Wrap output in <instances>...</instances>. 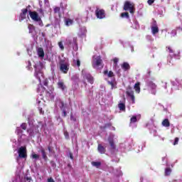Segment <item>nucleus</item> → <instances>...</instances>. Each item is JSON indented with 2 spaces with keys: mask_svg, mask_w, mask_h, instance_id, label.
<instances>
[{
  "mask_svg": "<svg viewBox=\"0 0 182 182\" xmlns=\"http://www.w3.org/2000/svg\"><path fill=\"white\" fill-rule=\"evenodd\" d=\"M18 156L16 159V161L18 164V166H17V171L16 172L17 176L16 179L13 181V182L21 181V176L19 174H21V171L23 168V162L22 161V159H26V157H28V155L26 154V146H21L18 149Z\"/></svg>",
  "mask_w": 182,
  "mask_h": 182,
  "instance_id": "nucleus-1",
  "label": "nucleus"
},
{
  "mask_svg": "<svg viewBox=\"0 0 182 182\" xmlns=\"http://www.w3.org/2000/svg\"><path fill=\"white\" fill-rule=\"evenodd\" d=\"M45 68V65H43V63L41 61L37 62L36 64L34 65V76L36 78L38 79L39 81L40 85H38L37 88V92L38 93H41L42 95V92H43V90H45V88L42 86V79H44L43 77V68Z\"/></svg>",
  "mask_w": 182,
  "mask_h": 182,
  "instance_id": "nucleus-2",
  "label": "nucleus"
},
{
  "mask_svg": "<svg viewBox=\"0 0 182 182\" xmlns=\"http://www.w3.org/2000/svg\"><path fill=\"white\" fill-rule=\"evenodd\" d=\"M28 124L30 128L27 129V133L28 134V136L30 139L32 137H35L38 133H39V129H45L46 127V124L41 122L38 123L37 126H33V122L28 119Z\"/></svg>",
  "mask_w": 182,
  "mask_h": 182,
  "instance_id": "nucleus-3",
  "label": "nucleus"
},
{
  "mask_svg": "<svg viewBox=\"0 0 182 182\" xmlns=\"http://www.w3.org/2000/svg\"><path fill=\"white\" fill-rule=\"evenodd\" d=\"M104 75L108 85H110L111 89H115L117 84L116 78H114V74L113 73V72H108L107 70H105L104 71Z\"/></svg>",
  "mask_w": 182,
  "mask_h": 182,
  "instance_id": "nucleus-4",
  "label": "nucleus"
},
{
  "mask_svg": "<svg viewBox=\"0 0 182 182\" xmlns=\"http://www.w3.org/2000/svg\"><path fill=\"white\" fill-rule=\"evenodd\" d=\"M15 133L18 136V143H29V140H31L30 136L23 134V130L21 127H16Z\"/></svg>",
  "mask_w": 182,
  "mask_h": 182,
  "instance_id": "nucleus-5",
  "label": "nucleus"
},
{
  "mask_svg": "<svg viewBox=\"0 0 182 182\" xmlns=\"http://www.w3.org/2000/svg\"><path fill=\"white\" fill-rule=\"evenodd\" d=\"M60 70L63 73H68L69 71V59L65 58L63 55L60 57Z\"/></svg>",
  "mask_w": 182,
  "mask_h": 182,
  "instance_id": "nucleus-6",
  "label": "nucleus"
},
{
  "mask_svg": "<svg viewBox=\"0 0 182 182\" xmlns=\"http://www.w3.org/2000/svg\"><path fill=\"white\" fill-rule=\"evenodd\" d=\"M134 146L132 139H127L124 143L119 144L117 151H124V150H132V148Z\"/></svg>",
  "mask_w": 182,
  "mask_h": 182,
  "instance_id": "nucleus-7",
  "label": "nucleus"
},
{
  "mask_svg": "<svg viewBox=\"0 0 182 182\" xmlns=\"http://www.w3.org/2000/svg\"><path fill=\"white\" fill-rule=\"evenodd\" d=\"M29 16L31 18L32 21L34 22H37L38 25L39 26H43V22L42 21V17L41 16H39V14H38L36 11H29Z\"/></svg>",
  "mask_w": 182,
  "mask_h": 182,
  "instance_id": "nucleus-8",
  "label": "nucleus"
},
{
  "mask_svg": "<svg viewBox=\"0 0 182 182\" xmlns=\"http://www.w3.org/2000/svg\"><path fill=\"white\" fill-rule=\"evenodd\" d=\"M102 60L100 55H94L92 57V67L94 69H101L103 68V65H102Z\"/></svg>",
  "mask_w": 182,
  "mask_h": 182,
  "instance_id": "nucleus-9",
  "label": "nucleus"
},
{
  "mask_svg": "<svg viewBox=\"0 0 182 182\" xmlns=\"http://www.w3.org/2000/svg\"><path fill=\"white\" fill-rule=\"evenodd\" d=\"M65 45L72 47L74 50H77V38H68L65 40Z\"/></svg>",
  "mask_w": 182,
  "mask_h": 182,
  "instance_id": "nucleus-10",
  "label": "nucleus"
},
{
  "mask_svg": "<svg viewBox=\"0 0 182 182\" xmlns=\"http://www.w3.org/2000/svg\"><path fill=\"white\" fill-rule=\"evenodd\" d=\"M55 106L61 109L63 112V114H62L63 117H66V115H67L66 109H68V105L66 104H64L62 100H57V101L55 102Z\"/></svg>",
  "mask_w": 182,
  "mask_h": 182,
  "instance_id": "nucleus-11",
  "label": "nucleus"
},
{
  "mask_svg": "<svg viewBox=\"0 0 182 182\" xmlns=\"http://www.w3.org/2000/svg\"><path fill=\"white\" fill-rule=\"evenodd\" d=\"M146 86L149 92H150L151 95H156L157 92V85H156V83L151 80H149L146 82Z\"/></svg>",
  "mask_w": 182,
  "mask_h": 182,
  "instance_id": "nucleus-12",
  "label": "nucleus"
},
{
  "mask_svg": "<svg viewBox=\"0 0 182 182\" xmlns=\"http://www.w3.org/2000/svg\"><path fill=\"white\" fill-rule=\"evenodd\" d=\"M124 11H128L132 15L134 14V4L130 1H127L124 6Z\"/></svg>",
  "mask_w": 182,
  "mask_h": 182,
  "instance_id": "nucleus-13",
  "label": "nucleus"
},
{
  "mask_svg": "<svg viewBox=\"0 0 182 182\" xmlns=\"http://www.w3.org/2000/svg\"><path fill=\"white\" fill-rule=\"evenodd\" d=\"M114 134H111L108 138V142L110 145V149L112 151H116V144H114Z\"/></svg>",
  "mask_w": 182,
  "mask_h": 182,
  "instance_id": "nucleus-14",
  "label": "nucleus"
},
{
  "mask_svg": "<svg viewBox=\"0 0 182 182\" xmlns=\"http://www.w3.org/2000/svg\"><path fill=\"white\" fill-rule=\"evenodd\" d=\"M55 90L53 87H50L49 91H46V97L48 100H53L55 99Z\"/></svg>",
  "mask_w": 182,
  "mask_h": 182,
  "instance_id": "nucleus-15",
  "label": "nucleus"
},
{
  "mask_svg": "<svg viewBox=\"0 0 182 182\" xmlns=\"http://www.w3.org/2000/svg\"><path fill=\"white\" fill-rule=\"evenodd\" d=\"M159 26H157V22L154 21L153 24L151 26V32L154 36H156L157 35V33L159 32Z\"/></svg>",
  "mask_w": 182,
  "mask_h": 182,
  "instance_id": "nucleus-16",
  "label": "nucleus"
},
{
  "mask_svg": "<svg viewBox=\"0 0 182 182\" xmlns=\"http://www.w3.org/2000/svg\"><path fill=\"white\" fill-rule=\"evenodd\" d=\"M95 15L99 19H103V18H105L106 16L105 14V10L100 9H97L95 11Z\"/></svg>",
  "mask_w": 182,
  "mask_h": 182,
  "instance_id": "nucleus-17",
  "label": "nucleus"
},
{
  "mask_svg": "<svg viewBox=\"0 0 182 182\" xmlns=\"http://www.w3.org/2000/svg\"><path fill=\"white\" fill-rule=\"evenodd\" d=\"M171 85L173 86L172 89H173L174 90H178L181 87V83L180 82V81H178V79L172 81Z\"/></svg>",
  "mask_w": 182,
  "mask_h": 182,
  "instance_id": "nucleus-18",
  "label": "nucleus"
},
{
  "mask_svg": "<svg viewBox=\"0 0 182 182\" xmlns=\"http://www.w3.org/2000/svg\"><path fill=\"white\" fill-rule=\"evenodd\" d=\"M86 73V71L82 70V75H84V79H86L87 80V82H89V83H90L91 85H93V77H92V75H90V74L87 73L85 74Z\"/></svg>",
  "mask_w": 182,
  "mask_h": 182,
  "instance_id": "nucleus-19",
  "label": "nucleus"
},
{
  "mask_svg": "<svg viewBox=\"0 0 182 182\" xmlns=\"http://www.w3.org/2000/svg\"><path fill=\"white\" fill-rule=\"evenodd\" d=\"M127 95L129 97V99L131 100V103L134 104L135 100H134V92L132 90L127 91Z\"/></svg>",
  "mask_w": 182,
  "mask_h": 182,
  "instance_id": "nucleus-20",
  "label": "nucleus"
},
{
  "mask_svg": "<svg viewBox=\"0 0 182 182\" xmlns=\"http://www.w3.org/2000/svg\"><path fill=\"white\" fill-rule=\"evenodd\" d=\"M28 14V9H24L21 11V14L20 15L19 21L22 22L23 19L26 18V15Z\"/></svg>",
  "mask_w": 182,
  "mask_h": 182,
  "instance_id": "nucleus-21",
  "label": "nucleus"
},
{
  "mask_svg": "<svg viewBox=\"0 0 182 182\" xmlns=\"http://www.w3.org/2000/svg\"><path fill=\"white\" fill-rule=\"evenodd\" d=\"M140 119V116H133L131 119H130V123H129V126L131 127H136V126H134L133 124L136 123V122H137V120Z\"/></svg>",
  "mask_w": 182,
  "mask_h": 182,
  "instance_id": "nucleus-22",
  "label": "nucleus"
},
{
  "mask_svg": "<svg viewBox=\"0 0 182 182\" xmlns=\"http://www.w3.org/2000/svg\"><path fill=\"white\" fill-rule=\"evenodd\" d=\"M28 28L29 33H31L32 36H35V35H36V31L35 30V26H33V25L29 24L28 26Z\"/></svg>",
  "mask_w": 182,
  "mask_h": 182,
  "instance_id": "nucleus-23",
  "label": "nucleus"
},
{
  "mask_svg": "<svg viewBox=\"0 0 182 182\" xmlns=\"http://www.w3.org/2000/svg\"><path fill=\"white\" fill-rule=\"evenodd\" d=\"M87 32L86 27H80L78 31V36L82 38V36H85Z\"/></svg>",
  "mask_w": 182,
  "mask_h": 182,
  "instance_id": "nucleus-24",
  "label": "nucleus"
},
{
  "mask_svg": "<svg viewBox=\"0 0 182 182\" xmlns=\"http://www.w3.org/2000/svg\"><path fill=\"white\" fill-rule=\"evenodd\" d=\"M58 89H60L63 92H65L66 90V85H65V82L62 80H59L58 82Z\"/></svg>",
  "mask_w": 182,
  "mask_h": 182,
  "instance_id": "nucleus-25",
  "label": "nucleus"
},
{
  "mask_svg": "<svg viewBox=\"0 0 182 182\" xmlns=\"http://www.w3.org/2000/svg\"><path fill=\"white\" fill-rule=\"evenodd\" d=\"M37 53L39 58H41V59H43L44 56H45V52L43 51V48H38L37 49Z\"/></svg>",
  "mask_w": 182,
  "mask_h": 182,
  "instance_id": "nucleus-26",
  "label": "nucleus"
},
{
  "mask_svg": "<svg viewBox=\"0 0 182 182\" xmlns=\"http://www.w3.org/2000/svg\"><path fill=\"white\" fill-rule=\"evenodd\" d=\"M97 150L100 154H105L106 153V149L100 144H98Z\"/></svg>",
  "mask_w": 182,
  "mask_h": 182,
  "instance_id": "nucleus-27",
  "label": "nucleus"
},
{
  "mask_svg": "<svg viewBox=\"0 0 182 182\" xmlns=\"http://www.w3.org/2000/svg\"><path fill=\"white\" fill-rule=\"evenodd\" d=\"M166 50L168 52L171 58H174V56H176V54H174V50H173V48L171 47L167 46Z\"/></svg>",
  "mask_w": 182,
  "mask_h": 182,
  "instance_id": "nucleus-28",
  "label": "nucleus"
},
{
  "mask_svg": "<svg viewBox=\"0 0 182 182\" xmlns=\"http://www.w3.org/2000/svg\"><path fill=\"white\" fill-rule=\"evenodd\" d=\"M147 127L150 129V133L153 134L154 136H157V131L155 129L156 127L152 125V129H150V125L148 124Z\"/></svg>",
  "mask_w": 182,
  "mask_h": 182,
  "instance_id": "nucleus-29",
  "label": "nucleus"
},
{
  "mask_svg": "<svg viewBox=\"0 0 182 182\" xmlns=\"http://www.w3.org/2000/svg\"><path fill=\"white\" fill-rule=\"evenodd\" d=\"M161 124L164 127H170V121H168V119H165L163 120Z\"/></svg>",
  "mask_w": 182,
  "mask_h": 182,
  "instance_id": "nucleus-30",
  "label": "nucleus"
},
{
  "mask_svg": "<svg viewBox=\"0 0 182 182\" xmlns=\"http://www.w3.org/2000/svg\"><path fill=\"white\" fill-rule=\"evenodd\" d=\"M71 80L73 82V83H78L79 82V75L75 74L71 77Z\"/></svg>",
  "mask_w": 182,
  "mask_h": 182,
  "instance_id": "nucleus-31",
  "label": "nucleus"
},
{
  "mask_svg": "<svg viewBox=\"0 0 182 182\" xmlns=\"http://www.w3.org/2000/svg\"><path fill=\"white\" fill-rule=\"evenodd\" d=\"M65 23L66 26H70V25H73V20H72L70 18H65Z\"/></svg>",
  "mask_w": 182,
  "mask_h": 182,
  "instance_id": "nucleus-32",
  "label": "nucleus"
},
{
  "mask_svg": "<svg viewBox=\"0 0 182 182\" xmlns=\"http://www.w3.org/2000/svg\"><path fill=\"white\" fill-rule=\"evenodd\" d=\"M134 89L136 93H140V82H137L134 85Z\"/></svg>",
  "mask_w": 182,
  "mask_h": 182,
  "instance_id": "nucleus-33",
  "label": "nucleus"
},
{
  "mask_svg": "<svg viewBox=\"0 0 182 182\" xmlns=\"http://www.w3.org/2000/svg\"><path fill=\"white\" fill-rule=\"evenodd\" d=\"M118 107H119V110H121L122 112H124V110H126V105L122 102H120L118 105Z\"/></svg>",
  "mask_w": 182,
  "mask_h": 182,
  "instance_id": "nucleus-34",
  "label": "nucleus"
},
{
  "mask_svg": "<svg viewBox=\"0 0 182 182\" xmlns=\"http://www.w3.org/2000/svg\"><path fill=\"white\" fill-rule=\"evenodd\" d=\"M92 166H93L94 167H96L97 168H99V167L102 166V164L100 161H92Z\"/></svg>",
  "mask_w": 182,
  "mask_h": 182,
  "instance_id": "nucleus-35",
  "label": "nucleus"
},
{
  "mask_svg": "<svg viewBox=\"0 0 182 182\" xmlns=\"http://www.w3.org/2000/svg\"><path fill=\"white\" fill-rule=\"evenodd\" d=\"M122 69L124 70H128V69H130V65L127 63H124L122 65Z\"/></svg>",
  "mask_w": 182,
  "mask_h": 182,
  "instance_id": "nucleus-36",
  "label": "nucleus"
},
{
  "mask_svg": "<svg viewBox=\"0 0 182 182\" xmlns=\"http://www.w3.org/2000/svg\"><path fill=\"white\" fill-rule=\"evenodd\" d=\"M73 65L74 66H77V68H79V66H80V60H73Z\"/></svg>",
  "mask_w": 182,
  "mask_h": 182,
  "instance_id": "nucleus-37",
  "label": "nucleus"
},
{
  "mask_svg": "<svg viewBox=\"0 0 182 182\" xmlns=\"http://www.w3.org/2000/svg\"><path fill=\"white\" fill-rule=\"evenodd\" d=\"M170 174H171V168H166L165 169V176H170Z\"/></svg>",
  "mask_w": 182,
  "mask_h": 182,
  "instance_id": "nucleus-38",
  "label": "nucleus"
},
{
  "mask_svg": "<svg viewBox=\"0 0 182 182\" xmlns=\"http://www.w3.org/2000/svg\"><path fill=\"white\" fill-rule=\"evenodd\" d=\"M45 11L46 12H47V14H50V12H52V9H50V6H46Z\"/></svg>",
  "mask_w": 182,
  "mask_h": 182,
  "instance_id": "nucleus-39",
  "label": "nucleus"
},
{
  "mask_svg": "<svg viewBox=\"0 0 182 182\" xmlns=\"http://www.w3.org/2000/svg\"><path fill=\"white\" fill-rule=\"evenodd\" d=\"M31 157L34 159V160H38L39 159V155L35 154V152H33L31 154Z\"/></svg>",
  "mask_w": 182,
  "mask_h": 182,
  "instance_id": "nucleus-40",
  "label": "nucleus"
},
{
  "mask_svg": "<svg viewBox=\"0 0 182 182\" xmlns=\"http://www.w3.org/2000/svg\"><path fill=\"white\" fill-rule=\"evenodd\" d=\"M20 127V129H21L22 130H26V127H28V125L26 124V123H22L20 127Z\"/></svg>",
  "mask_w": 182,
  "mask_h": 182,
  "instance_id": "nucleus-41",
  "label": "nucleus"
},
{
  "mask_svg": "<svg viewBox=\"0 0 182 182\" xmlns=\"http://www.w3.org/2000/svg\"><path fill=\"white\" fill-rule=\"evenodd\" d=\"M41 154L44 160H46V159H48V156H46V152H45L44 149H41Z\"/></svg>",
  "mask_w": 182,
  "mask_h": 182,
  "instance_id": "nucleus-42",
  "label": "nucleus"
},
{
  "mask_svg": "<svg viewBox=\"0 0 182 182\" xmlns=\"http://www.w3.org/2000/svg\"><path fill=\"white\" fill-rule=\"evenodd\" d=\"M121 18H129V13L124 12V13L121 14Z\"/></svg>",
  "mask_w": 182,
  "mask_h": 182,
  "instance_id": "nucleus-43",
  "label": "nucleus"
},
{
  "mask_svg": "<svg viewBox=\"0 0 182 182\" xmlns=\"http://www.w3.org/2000/svg\"><path fill=\"white\" fill-rule=\"evenodd\" d=\"M58 46L61 50H63L65 49V46H63V43H62V41H60L58 43Z\"/></svg>",
  "mask_w": 182,
  "mask_h": 182,
  "instance_id": "nucleus-44",
  "label": "nucleus"
},
{
  "mask_svg": "<svg viewBox=\"0 0 182 182\" xmlns=\"http://www.w3.org/2000/svg\"><path fill=\"white\" fill-rule=\"evenodd\" d=\"M146 39H147L149 42H153V41H154V38H153V36H151V35L146 36Z\"/></svg>",
  "mask_w": 182,
  "mask_h": 182,
  "instance_id": "nucleus-45",
  "label": "nucleus"
},
{
  "mask_svg": "<svg viewBox=\"0 0 182 182\" xmlns=\"http://www.w3.org/2000/svg\"><path fill=\"white\" fill-rule=\"evenodd\" d=\"M60 12V7H55L54 8V13L55 14H59Z\"/></svg>",
  "mask_w": 182,
  "mask_h": 182,
  "instance_id": "nucleus-46",
  "label": "nucleus"
},
{
  "mask_svg": "<svg viewBox=\"0 0 182 182\" xmlns=\"http://www.w3.org/2000/svg\"><path fill=\"white\" fill-rule=\"evenodd\" d=\"M28 70H31V68H32V64L31 63V61L27 62V66H26Z\"/></svg>",
  "mask_w": 182,
  "mask_h": 182,
  "instance_id": "nucleus-47",
  "label": "nucleus"
},
{
  "mask_svg": "<svg viewBox=\"0 0 182 182\" xmlns=\"http://www.w3.org/2000/svg\"><path fill=\"white\" fill-rule=\"evenodd\" d=\"M107 127H109V129H110L111 130H116V129L114 128V127H112V126L110 125V124H107L105 125V128H107Z\"/></svg>",
  "mask_w": 182,
  "mask_h": 182,
  "instance_id": "nucleus-48",
  "label": "nucleus"
},
{
  "mask_svg": "<svg viewBox=\"0 0 182 182\" xmlns=\"http://www.w3.org/2000/svg\"><path fill=\"white\" fill-rule=\"evenodd\" d=\"M113 62H114V66H117V63L119 62V58H114L113 59Z\"/></svg>",
  "mask_w": 182,
  "mask_h": 182,
  "instance_id": "nucleus-49",
  "label": "nucleus"
},
{
  "mask_svg": "<svg viewBox=\"0 0 182 182\" xmlns=\"http://www.w3.org/2000/svg\"><path fill=\"white\" fill-rule=\"evenodd\" d=\"M171 36H176L177 35V31L176 30H172L171 32Z\"/></svg>",
  "mask_w": 182,
  "mask_h": 182,
  "instance_id": "nucleus-50",
  "label": "nucleus"
},
{
  "mask_svg": "<svg viewBox=\"0 0 182 182\" xmlns=\"http://www.w3.org/2000/svg\"><path fill=\"white\" fill-rule=\"evenodd\" d=\"M178 140H179L178 137L175 138V140H174V141L173 143V145L176 146V145L178 144Z\"/></svg>",
  "mask_w": 182,
  "mask_h": 182,
  "instance_id": "nucleus-51",
  "label": "nucleus"
},
{
  "mask_svg": "<svg viewBox=\"0 0 182 182\" xmlns=\"http://www.w3.org/2000/svg\"><path fill=\"white\" fill-rule=\"evenodd\" d=\"M176 30H178V32H182V23L179 26L176 27Z\"/></svg>",
  "mask_w": 182,
  "mask_h": 182,
  "instance_id": "nucleus-52",
  "label": "nucleus"
},
{
  "mask_svg": "<svg viewBox=\"0 0 182 182\" xmlns=\"http://www.w3.org/2000/svg\"><path fill=\"white\" fill-rule=\"evenodd\" d=\"M39 14H41L40 16H44L43 10L42 9H40L38 10Z\"/></svg>",
  "mask_w": 182,
  "mask_h": 182,
  "instance_id": "nucleus-53",
  "label": "nucleus"
},
{
  "mask_svg": "<svg viewBox=\"0 0 182 182\" xmlns=\"http://www.w3.org/2000/svg\"><path fill=\"white\" fill-rule=\"evenodd\" d=\"M144 147H146V142H144L141 145V147L140 149H139V151H142L143 149H144Z\"/></svg>",
  "mask_w": 182,
  "mask_h": 182,
  "instance_id": "nucleus-54",
  "label": "nucleus"
},
{
  "mask_svg": "<svg viewBox=\"0 0 182 182\" xmlns=\"http://www.w3.org/2000/svg\"><path fill=\"white\" fill-rule=\"evenodd\" d=\"M11 141L13 142V147H16V139H11Z\"/></svg>",
  "mask_w": 182,
  "mask_h": 182,
  "instance_id": "nucleus-55",
  "label": "nucleus"
},
{
  "mask_svg": "<svg viewBox=\"0 0 182 182\" xmlns=\"http://www.w3.org/2000/svg\"><path fill=\"white\" fill-rule=\"evenodd\" d=\"M134 25H135V29H139V28H140V26H139V22L137 21H134Z\"/></svg>",
  "mask_w": 182,
  "mask_h": 182,
  "instance_id": "nucleus-56",
  "label": "nucleus"
},
{
  "mask_svg": "<svg viewBox=\"0 0 182 182\" xmlns=\"http://www.w3.org/2000/svg\"><path fill=\"white\" fill-rule=\"evenodd\" d=\"M43 83L44 86H48V79L44 80Z\"/></svg>",
  "mask_w": 182,
  "mask_h": 182,
  "instance_id": "nucleus-57",
  "label": "nucleus"
},
{
  "mask_svg": "<svg viewBox=\"0 0 182 182\" xmlns=\"http://www.w3.org/2000/svg\"><path fill=\"white\" fill-rule=\"evenodd\" d=\"M64 136L65 139H69V133H68V132H64Z\"/></svg>",
  "mask_w": 182,
  "mask_h": 182,
  "instance_id": "nucleus-58",
  "label": "nucleus"
},
{
  "mask_svg": "<svg viewBox=\"0 0 182 182\" xmlns=\"http://www.w3.org/2000/svg\"><path fill=\"white\" fill-rule=\"evenodd\" d=\"M154 1L155 0H148L147 2L149 5H153V4H154Z\"/></svg>",
  "mask_w": 182,
  "mask_h": 182,
  "instance_id": "nucleus-59",
  "label": "nucleus"
},
{
  "mask_svg": "<svg viewBox=\"0 0 182 182\" xmlns=\"http://www.w3.org/2000/svg\"><path fill=\"white\" fill-rule=\"evenodd\" d=\"M44 4L46 6H49V0H44Z\"/></svg>",
  "mask_w": 182,
  "mask_h": 182,
  "instance_id": "nucleus-60",
  "label": "nucleus"
},
{
  "mask_svg": "<svg viewBox=\"0 0 182 182\" xmlns=\"http://www.w3.org/2000/svg\"><path fill=\"white\" fill-rule=\"evenodd\" d=\"M70 120H72L73 122H76V118L75 117H73V114H71L70 116Z\"/></svg>",
  "mask_w": 182,
  "mask_h": 182,
  "instance_id": "nucleus-61",
  "label": "nucleus"
},
{
  "mask_svg": "<svg viewBox=\"0 0 182 182\" xmlns=\"http://www.w3.org/2000/svg\"><path fill=\"white\" fill-rule=\"evenodd\" d=\"M164 85H163V87H164V89H167V82H162Z\"/></svg>",
  "mask_w": 182,
  "mask_h": 182,
  "instance_id": "nucleus-62",
  "label": "nucleus"
},
{
  "mask_svg": "<svg viewBox=\"0 0 182 182\" xmlns=\"http://www.w3.org/2000/svg\"><path fill=\"white\" fill-rule=\"evenodd\" d=\"M48 182H55V181L53 180V178H50L48 179Z\"/></svg>",
  "mask_w": 182,
  "mask_h": 182,
  "instance_id": "nucleus-63",
  "label": "nucleus"
},
{
  "mask_svg": "<svg viewBox=\"0 0 182 182\" xmlns=\"http://www.w3.org/2000/svg\"><path fill=\"white\" fill-rule=\"evenodd\" d=\"M38 110H39L41 114H43V112L42 111V108L39 107V108H38Z\"/></svg>",
  "mask_w": 182,
  "mask_h": 182,
  "instance_id": "nucleus-64",
  "label": "nucleus"
}]
</instances>
